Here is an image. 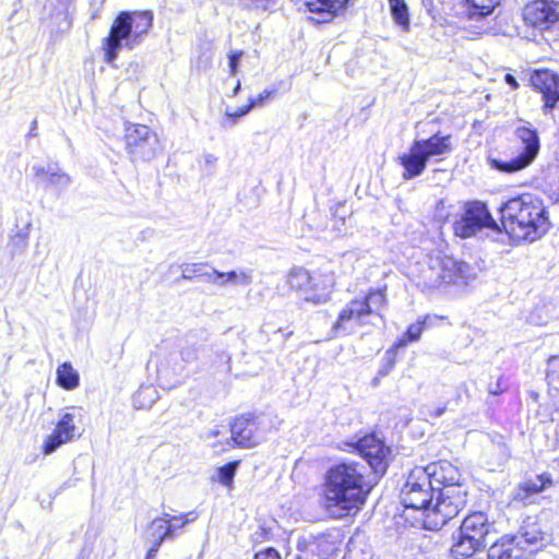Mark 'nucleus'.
I'll return each instance as SVG.
<instances>
[{"label": "nucleus", "mask_w": 559, "mask_h": 559, "mask_svg": "<svg viewBox=\"0 0 559 559\" xmlns=\"http://www.w3.org/2000/svg\"><path fill=\"white\" fill-rule=\"evenodd\" d=\"M366 462L352 460L333 464L323 483L324 506L330 512L347 515L366 502L368 495L389 466L390 449L374 433L349 443Z\"/></svg>", "instance_id": "obj_1"}, {"label": "nucleus", "mask_w": 559, "mask_h": 559, "mask_svg": "<svg viewBox=\"0 0 559 559\" xmlns=\"http://www.w3.org/2000/svg\"><path fill=\"white\" fill-rule=\"evenodd\" d=\"M500 213L504 230L516 241L534 242L550 226L543 200L532 193L509 199L500 206Z\"/></svg>", "instance_id": "obj_2"}, {"label": "nucleus", "mask_w": 559, "mask_h": 559, "mask_svg": "<svg viewBox=\"0 0 559 559\" xmlns=\"http://www.w3.org/2000/svg\"><path fill=\"white\" fill-rule=\"evenodd\" d=\"M153 23L151 11H121L103 41L104 60L112 64L122 48L134 49Z\"/></svg>", "instance_id": "obj_3"}, {"label": "nucleus", "mask_w": 559, "mask_h": 559, "mask_svg": "<svg viewBox=\"0 0 559 559\" xmlns=\"http://www.w3.org/2000/svg\"><path fill=\"white\" fill-rule=\"evenodd\" d=\"M453 151L452 136L437 132L428 139L414 140L408 152L399 157L404 168L403 179L420 176L430 160L441 162Z\"/></svg>", "instance_id": "obj_4"}, {"label": "nucleus", "mask_w": 559, "mask_h": 559, "mask_svg": "<svg viewBox=\"0 0 559 559\" xmlns=\"http://www.w3.org/2000/svg\"><path fill=\"white\" fill-rule=\"evenodd\" d=\"M474 277V270L466 262L452 257L430 258L427 266L421 270L417 285L423 290L435 289L443 284H467Z\"/></svg>", "instance_id": "obj_5"}, {"label": "nucleus", "mask_w": 559, "mask_h": 559, "mask_svg": "<svg viewBox=\"0 0 559 559\" xmlns=\"http://www.w3.org/2000/svg\"><path fill=\"white\" fill-rule=\"evenodd\" d=\"M435 504L431 503L425 526L428 530L438 531L450 520L455 518L466 506L467 492L462 486H447L438 490Z\"/></svg>", "instance_id": "obj_6"}, {"label": "nucleus", "mask_w": 559, "mask_h": 559, "mask_svg": "<svg viewBox=\"0 0 559 559\" xmlns=\"http://www.w3.org/2000/svg\"><path fill=\"white\" fill-rule=\"evenodd\" d=\"M436 488L427 472L423 467H415L411 471L407 479L401 489V501L406 509L420 510L427 516Z\"/></svg>", "instance_id": "obj_7"}, {"label": "nucleus", "mask_w": 559, "mask_h": 559, "mask_svg": "<svg viewBox=\"0 0 559 559\" xmlns=\"http://www.w3.org/2000/svg\"><path fill=\"white\" fill-rule=\"evenodd\" d=\"M515 135L521 142L520 152L515 157L508 160L499 158H489L491 168L507 174L518 173L530 166L539 153L540 143L536 129L530 127H519Z\"/></svg>", "instance_id": "obj_8"}, {"label": "nucleus", "mask_w": 559, "mask_h": 559, "mask_svg": "<svg viewBox=\"0 0 559 559\" xmlns=\"http://www.w3.org/2000/svg\"><path fill=\"white\" fill-rule=\"evenodd\" d=\"M484 229L499 230L485 203L480 201L467 202L461 218L454 223L455 235L461 238H471Z\"/></svg>", "instance_id": "obj_9"}, {"label": "nucleus", "mask_w": 559, "mask_h": 559, "mask_svg": "<svg viewBox=\"0 0 559 559\" xmlns=\"http://www.w3.org/2000/svg\"><path fill=\"white\" fill-rule=\"evenodd\" d=\"M126 147L133 162L153 159L159 148L157 134L144 124H130L126 128Z\"/></svg>", "instance_id": "obj_10"}, {"label": "nucleus", "mask_w": 559, "mask_h": 559, "mask_svg": "<svg viewBox=\"0 0 559 559\" xmlns=\"http://www.w3.org/2000/svg\"><path fill=\"white\" fill-rule=\"evenodd\" d=\"M266 431L264 418L240 416L230 425L231 438L226 443L230 445L233 442L242 448H253L262 442Z\"/></svg>", "instance_id": "obj_11"}, {"label": "nucleus", "mask_w": 559, "mask_h": 559, "mask_svg": "<svg viewBox=\"0 0 559 559\" xmlns=\"http://www.w3.org/2000/svg\"><path fill=\"white\" fill-rule=\"evenodd\" d=\"M531 86L542 94L544 115H550L559 103V73L549 69L534 70L530 76Z\"/></svg>", "instance_id": "obj_12"}, {"label": "nucleus", "mask_w": 559, "mask_h": 559, "mask_svg": "<svg viewBox=\"0 0 559 559\" xmlns=\"http://www.w3.org/2000/svg\"><path fill=\"white\" fill-rule=\"evenodd\" d=\"M523 19L527 25L540 31L559 23V3L554 0H535L523 9Z\"/></svg>", "instance_id": "obj_13"}, {"label": "nucleus", "mask_w": 559, "mask_h": 559, "mask_svg": "<svg viewBox=\"0 0 559 559\" xmlns=\"http://www.w3.org/2000/svg\"><path fill=\"white\" fill-rule=\"evenodd\" d=\"M459 532L478 544L481 548H485L488 542L496 535L493 523L488 521L484 512H474L467 515L463 520Z\"/></svg>", "instance_id": "obj_14"}, {"label": "nucleus", "mask_w": 559, "mask_h": 559, "mask_svg": "<svg viewBox=\"0 0 559 559\" xmlns=\"http://www.w3.org/2000/svg\"><path fill=\"white\" fill-rule=\"evenodd\" d=\"M74 418V414L70 412L60 416L53 431L44 441L43 452L45 454H51L62 444L80 438L81 433L75 426Z\"/></svg>", "instance_id": "obj_15"}, {"label": "nucleus", "mask_w": 559, "mask_h": 559, "mask_svg": "<svg viewBox=\"0 0 559 559\" xmlns=\"http://www.w3.org/2000/svg\"><path fill=\"white\" fill-rule=\"evenodd\" d=\"M287 284L292 289L300 292L306 301L320 305L329 300L330 293L318 292L316 280L302 267H296L289 272Z\"/></svg>", "instance_id": "obj_16"}, {"label": "nucleus", "mask_w": 559, "mask_h": 559, "mask_svg": "<svg viewBox=\"0 0 559 559\" xmlns=\"http://www.w3.org/2000/svg\"><path fill=\"white\" fill-rule=\"evenodd\" d=\"M32 169L46 188H52L58 192L64 191L72 182L71 177L56 163H48L46 166L36 164Z\"/></svg>", "instance_id": "obj_17"}, {"label": "nucleus", "mask_w": 559, "mask_h": 559, "mask_svg": "<svg viewBox=\"0 0 559 559\" xmlns=\"http://www.w3.org/2000/svg\"><path fill=\"white\" fill-rule=\"evenodd\" d=\"M430 478V481L435 486L443 485L447 486H462L461 484V472L449 461H439L423 467Z\"/></svg>", "instance_id": "obj_18"}, {"label": "nucleus", "mask_w": 559, "mask_h": 559, "mask_svg": "<svg viewBox=\"0 0 559 559\" xmlns=\"http://www.w3.org/2000/svg\"><path fill=\"white\" fill-rule=\"evenodd\" d=\"M534 549H527L520 545L516 539L509 536L502 537L500 540L495 542L488 549V559H527Z\"/></svg>", "instance_id": "obj_19"}, {"label": "nucleus", "mask_w": 559, "mask_h": 559, "mask_svg": "<svg viewBox=\"0 0 559 559\" xmlns=\"http://www.w3.org/2000/svg\"><path fill=\"white\" fill-rule=\"evenodd\" d=\"M349 0H305V5L316 23H326L343 11Z\"/></svg>", "instance_id": "obj_20"}, {"label": "nucleus", "mask_w": 559, "mask_h": 559, "mask_svg": "<svg viewBox=\"0 0 559 559\" xmlns=\"http://www.w3.org/2000/svg\"><path fill=\"white\" fill-rule=\"evenodd\" d=\"M368 306L360 301L359 299H353L341 310L336 321L333 324V331L335 333L347 331V324L350 321H355L358 324L365 323V318L367 317L366 311L368 310Z\"/></svg>", "instance_id": "obj_21"}, {"label": "nucleus", "mask_w": 559, "mask_h": 559, "mask_svg": "<svg viewBox=\"0 0 559 559\" xmlns=\"http://www.w3.org/2000/svg\"><path fill=\"white\" fill-rule=\"evenodd\" d=\"M512 539H516L520 545H523L527 549L535 547L537 549L543 545L544 534L536 522L526 521L521 526L519 533L514 536H510Z\"/></svg>", "instance_id": "obj_22"}, {"label": "nucleus", "mask_w": 559, "mask_h": 559, "mask_svg": "<svg viewBox=\"0 0 559 559\" xmlns=\"http://www.w3.org/2000/svg\"><path fill=\"white\" fill-rule=\"evenodd\" d=\"M549 484H551V479L545 474L537 475L531 479H526L519 485L514 498L526 502L531 495L540 492Z\"/></svg>", "instance_id": "obj_23"}, {"label": "nucleus", "mask_w": 559, "mask_h": 559, "mask_svg": "<svg viewBox=\"0 0 559 559\" xmlns=\"http://www.w3.org/2000/svg\"><path fill=\"white\" fill-rule=\"evenodd\" d=\"M500 0H466L467 17L471 21L481 22L493 13Z\"/></svg>", "instance_id": "obj_24"}, {"label": "nucleus", "mask_w": 559, "mask_h": 559, "mask_svg": "<svg viewBox=\"0 0 559 559\" xmlns=\"http://www.w3.org/2000/svg\"><path fill=\"white\" fill-rule=\"evenodd\" d=\"M198 359V348L195 346H186L178 353H170L167 362L173 364L175 373H180L185 366Z\"/></svg>", "instance_id": "obj_25"}, {"label": "nucleus", "mask_w": 559, "mask_h": 559, "mask_svg": "<svg viewBox=\"0 0 559 559\" xmlns=\"http://www.w3.org/2000/svg\"><path fill=\"white\" fill-rule=\"evenodd\" d=\"M169 514L164 513L163 516L154 519L148 526V535L152 539V544H158L160 546L164 540L170 538V528L168 526Z\"/></svg>", "instance_id": "obj_26"}, {"label": "nucleus", "mask_w": 559, "mask_h": 559, "mask_svg": "<svg viewBox=\"0 0 559 559\" xmlns=\"http://www.w3.org/2000/svg\"><path fill=\"white\" fill-rule=\"evenodd\" d=\"M480 549L483 548L478 544L459 532L457 538L451 547V555L454 559H467Z\"/></svg>", "instance_id": "obj_27"}, {"label": "nucleus", "mask_w": 559, "mask_h": 559, "mask_svg": "<svg viewBox=\"0 0 559 559\" xmlns=\"http://www.w3.org/2000/svg\"><path fill=\"white\" fill-rule=\"evenodd\" d=\"M390 13L395 22L403 31H408L411 19L408 5L405 0H388Z\"/></svg>", "instance_id": "obj_28"}, {"label": "nucleus", "mask_w": 559, "mask_h": 559, "mask_svg": "<svg viewBox=\"0 0 559 559\" xmlns=\"http://www.w3.org/2000/svg\"><path fill=\"white\" fill-rule=\"evenodd\" d=\"M79 373L73 369L70 362L61 364L57 369V383L66 390H73L79 385Z\"/></svg>", "instance_id": "obj_29"}, {"label": "nucleus", "mask_w": 559, "mask_h": 559, "mask_svg": "<svg viewBox=\"0 0 559 559\" xmlns=\"http://www.w3.org/2000/svg\"><path fill=\"white\" fill-rule=\"evenodd\" d=\"M429 320L430 317L426 316L419 319L417 322L411 324L405 334L397 341L396 346L403 347L406 346L409 342L418 341Z\"/></svg>", "instance_id": "obj_30"}, {"label": "nucleus", "mask_w": 559, "mask_h": 559, "mask_svg": "<svg viewBox=\"0 0 559 559\" xmlns=\"http://www.w3.org/2000/svg\"><path fill=\"white\" fill-rule=\"evenodd\" d=\"M359 300L364 301L368 306L369 309L366 311L367 316L378 314V311L384 308L386 302V298L382 289H372L366 297Z\"/></svg>", "instance_id": "obj_31"}, {"label": "nucleus", "mask_w": 559, "mask_h": 559, "mask_svg": "<svg viewBox=\"0 0 559 559\" xmlns=\"http://www.w3.org/2000/svg\"><path fill=\"white\" fill-rule=\"evenodd\" d=\"M312 542H316V546L311 548V556L313 559L314 556L318 559H328L330 555L334 551L333 543H331L324 535L313 536Z\"/></svg>", "instance_id": "obj_32"}, {"label": "nucleus", "mask_w": 559, "mask_h": 559, "mask_svg": "<svg viewBox=\"0 0 559 559\" xmlns=\"http://www.w3.org/2000/svg\"><path fill=\"white\" fill-rule=\"evenodd\" d=\"M546 379L554 390L559 391V356L548 359Z\"/></svg>", "instance_id": "obj_33"}, {"label": "nucleus", "mask_w": 559, "mask_h": 559, "mask_svg": "<svg viewBox=\"0 0 559 559\" xmlns=\"http://www.w3.org/2000/svg\"><path fill=\"white\" fill-rule=\"evenodd\" d=\"M226 278L228 281V284L247 286L252 282V271H229L226 272Z\"/></svg>", "instance_id": "obj_34"}, {"label": "nucleus", "mask_w": 559, "mask_h": 559, "mask_svg": "<svg viewBox=\"0 0 559 559\" xmlns=\"http://www.w3.org/2000/svg\"><path fill=\"white\" fill-rule=\"evenodd\" d=\"M238 466V462H229L223 466H221L217 471L218 473V479L223 485H230L234 480L236 469Z\"/></svg>", "instance_id": "obj_35"}, {"label": "nucleus", "mask_w": 559, "mask_h": 559, "mask_svg": "<svg viewBox=\"0 0 559 559\" xmlns=\"http://www.w3.org/2000/svg\"><path fill=\"white\" fill-rule=\"evenodd\" d=\"M195 518H197V515L194 514V512H190L188 514H181L179 516H170L169 515L168 520H170V522H168V526L170 528V535H169L170 538H174L176 530L183 527L187 523H189L190 521H193Z\"/></svg>", "instance_id": "obj_36"}, {"label": "nucleus", "mask_w": 559, "mask_h": 559, "mask_svg": "<svg viewBox=\"0 0 559 559\" xmlns=\"http://www.w3.org/2000/svg\"><path fill=\"white\" fill-rule=\"evenodd\" d=\"M206 269L204 263H190L181 266L183 280H192L193 277H201L203 270Z\"/></svg>", "instance_id": "obj_37"}, {"label": "nucleus", "mask_w": 559, "mask_h": 559, "mask_svg": "<svg viewBox=\"0 0 559 559\" xmlns=\"http://www.w3.org/2000/svg\"><path fill=\"white\" fill-rule=\"evenodd\" d=\"M313 540V535L302 536L297 542V549L305 555L304 559H313L311 556V548L316 546V542ZM297 559H302V557H297Z\"/></svg>", "instance_id": "obj_38"}, {"label": "nucleus", "mask_w": 559, "mask_h": 559, "mask_svg": "<svg viewBox=\"0 0 559 559\" xmlns=\"http://www.w3.org/2000/svg\"><path fill=\"white\" fill-rule=\"evenodd\" d=\"M60 4L63 7V11L61 14L63 15V21L60 24L59 28L62 32L69 31L72 26V13L69 10L68 0H58Z\"/></svg>", "instance_id": "obj_39"}, {"label": "nucleus", "mask_w": 559, "mask_h": 559, "mask_svg": "<svg viewBox=\"0 0 559 559\" xmlns=\"http://www.w3.org/2000/svg\"><path fill=\"white\" fill-rule=\"evenodd\" d=\"M156 391L152 386H141L135 393L134 400L138 402L141 397H148L147 405L155 402Z\"/></svg>", "instance_id": "obj_40"}, {"label": "nucleus", "mask_w": 559, "mask_h": 559, "mask_svg": "<svg viewBox=\"0 0 559 559\" xmlns=\"http://www.w3.org/2000/svg\"><path fill=\"white\" fill-rule=\"evenodd\" d=\"M275 91L264 90L255 97L249 98V104L252 105V109L255 107L263 106L265 102L274 94Z\"/></svg>", "instance_id": "obj_41"}, {"label": "nucleus", "mask_w": 559, "mask_h": 559, "mask_svg": "<svg viewBox=\"0 0 559 559\" xmlns=\"http://www.w3.org/2000/svg\"><path fill=\"white\" fill-rule=\"evenodd\" d=\"M252 110V105L248 104L246 106L237 108L235 111H226V116L233 120V123H236L237 120Z\"/></svg>", "instance_id": "obj_42"}, {"label": "nucleus", "mask_w": 559, "mask_h": 559, "mask_svg": "<svg viewBox=\"0 0 559 559\" xmlns=\"http://www.w3.org/2000/svg\"><path fill=\"white\" fill-rule=\"evenodd\" d=\"M242 56V51H233L228 58H229V71L230 75H236L238 72V67L240 63V58Z\"/></svg>", "instance_id": "obj_43"}, {"label": "nucleus", "mask_w": 559, "mask_h": 559, "mask_svg": "<svg viewBox=\"0 0 559 559\" xmlns=\"http://www.w3.org/2000/svg\"><path fill=\"white\" fill-rule=\"evenodd\" d=\"M200 278H202L203 282L214 284V282L217 278H219V271H217L215 269H212V267H209L206 265V269L203 270Z\"/></svg>", "instance_id": "obj_44"}, {"label": "nucleus", "mask_w": 559, "mask_h": 559, "mask_svg": "<svg viewBox=\"0 0 559 559\" xmlns=\"http://www.w3.org/2000/svg\"><path fill=\"white\" fill-rule=\"evenodd\" d=\"M253 559H281V556L276 549L269 547L257 552Z\"/></svg>", "instance_id": "obj_45"}, {"label": "nucleus", "mask_w": 559, "mask_h": 559, "mask_svg": "<svg viewBox=\"0 0 559 559\" xmlns=\"http://www.w3.org/2000/svg\"><path fill=\"white\" fill-rule=\"evenodd\" d=\"M221 430L215 427V428H212L210 430H207L204 435H203V439L204 441L209 442V444L213 448H216L217 447V443L216 442H212L211 440L218 437L221 435Z\"/></svg>", "instance_id": "obj_46"}, {"label": "nucleus", "mask_w": 559, "mask_h": 559, "mask_svg": "<svg viewBox=\"0 0 559 559\" xmlns=\"http://www.w3.org/2000/svg\"><path fill=\"white\" fill-rule=\"evenodd\" d=\"M504 82L508 84L512 90H518L520 87V84L518 83L514 75L507 73L504 75Z\"/></svg>", "instance_id": "obj_47"}, {"label": "nucleus", "mask_w": 559, "mask_h": 559, "mask_svg": "<svg viewBox=\"0 0 559 559\" xmlns=\"http://www.w3.org/2000/svg\"><path fill=\"white\" fill-rule=\"evenodd\" d=\"M159 547L160 546H158V544H152L147 550L145 559H156Z\"/></svg>", "instance_id": "obj_48"}, {"label": "nucleus", "mask_w": 559, "mask_h": 559, "mask_svg": "<svg viewBox=\"0 0 559 559\" xmlns=\"http://www.w3.org/2000/svg\"><path fill=\"white\" fill-rule=\"evenodd\" d=\"M215 285L219 286V287H224L228 284V281L226 278V272H219V278H217L215 282H214Z\"/></svg>", "instance_id": "obj_49"}, {"label": "nucleus", "mask_w": 559, "mask_h": 559, "mask_svg": "<svg viewBox=\"0 0 559 559\" xmlns=\"http://www.w3.org/2000/svg\"><path fill=\"white\" fill-rule=\"evenodd\" d=\"M445 408H447L445 406L437 407L435 411H431V412L429 411L428 414L435 418H438L444 414Z\"/></svg>", "instance_id": "obj_50"}, {"label": "nucleus", "mask_w": 559, "mask_h": 559, "mask_svg": "<svg viewBox=\"0 0 559 559\" xmlns=\"http://www.w3.org/2000/svg\"><path fill=\"white\" fill-rule=\"evenodd\" d=\"M217 158L213 154H205L204 162L206 165L213 166L216 163Z\"/></svg>", "instance_id": "obj_51"}, {"label": "nucleus", "mask_w": 559, "mask_h": 559, "mask_svg": "<svg viewBox=\"0 0 559 559\" xmlns=\"http://www.w3.org/2000/svg\"><path fill=\"white\" fill-rule=\"evenodd\" d=\"M500 450H501V454H502V456L504 459H509L511 456V452H510L509 448L504 443H502L500 445Z\"/></svg>", "instance_id": "obj_52"}, {"label": "nucleus", "mask_w": 559, "mask_h": 559, "mask_svg": "<svg viewBox=\"0 0 559 559\" xmlns=\"http://www.w3.org/2000/svg\"><path fill=\"white\" fill-rule=\"evenodd\" d=\"M36 129H37V121L34 120L32 122V126H31V130H29V133H28V136H36L37 133H36Z\"/></svg>", "instance_id": "obj_53"}, {"label": "nucleus", "mask_w": 559, "mask_h": 559, "mask_svg": "<svg viewBox=\"0 0 559 559\" xmlns=\"http://www.w3.org/2000/svg\"><path fill=\"white\" fill-rule=\"evenodd\" d=\"M240 90H241V83H240V81L238 80V81H237V83H236V85H235V87H234V90H233V94H231V96H233V97L237 96V95H238V93L240 92Z\"/></svg>", "instance_id": "obj_54"}, {"label": "nucleus", "mask_w": 559, "mask_h": 559, "mask_svg": "<svg viewBox=\"0 0 559 559\" xmlns=\"http://www.w3.org/2000/svg\"><path fill=\"white\" fill-rule=\"evenodd\" d=\"M478 28H479V32H480V33H485V32H487V29H488L487 27H484V26H478Z\"/></svg>", "instance_id": "obj_55"}, {"label": "nucleus", "mask_w": 559, "mask_h": 559, "mask_svg": "<svg viewBox=\"0 0 559 559\" xmlns=\"http://www.w3.org/2000/svg\"><path fill=\"white\" fill-rule=\"evenodd\" d=\"M489 392H490V394H493V395L498 394V391H497V389H493V390H489Z\"/></svg>", "instance_id": "obj_56"}, {"label": "nucleus", "mask_w": 559, "mask_h": 559, "mask_svg": "<svg viewBox=\"0 0 559 559\" xmlns=\"http://www.w3.org/2000/svg\"><path fill=\"white\" fill-rule=\"evenodd\" d=\"M489 392H490V394H493V395L498 394V391H497V389H493V390H489Z\"/></svg>", "instance_id": "obj_57"}, {"label": "nucleus", "mask_w": 559, "mask_h": 559, "mask_svg": "<svg viewBox=\"0 0 559 559\" xmlns=\"http://www.w3.org/2000/svg\"><path fill=\"white\" fill-rule=\"evenodd\" d=\"M555 463L557 464V466L559 467V457L555 460Z\"/></svg>", "instance_id": "obj_58"}]
</instances>
